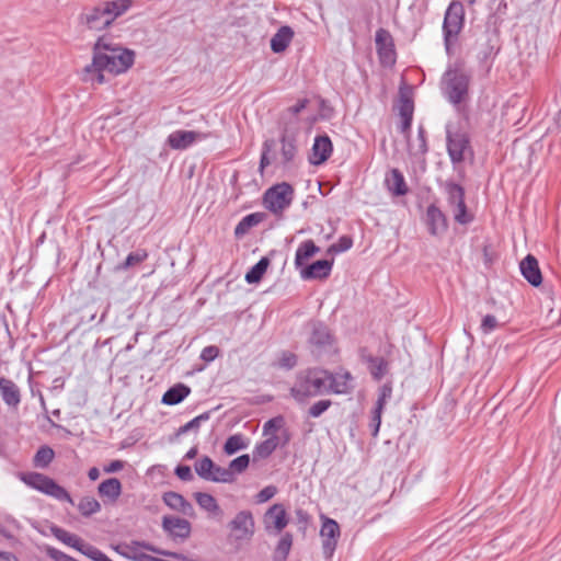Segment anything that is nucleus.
<instances>
[{
  "label": "nucleus",
  "instance_id": "obj_14",
  "mask_svg": "<svg viewBox=\"0 0 561 561\" xmlns=\"http://www.w3.org/2000/svg\"><path fill=\"white\" fill-rule=\"evenodd\" d=\"M376 50L382 66H393L397 60L394 42L390 32L386 28H378L375 35Z\"/></svg>",
  "mask_w": 561,
  "mask_h": 561
},
{
  "label": "nucleus",
  "instance_id": "obj_5",
  "mask_svg": "<svg viewBox=\"0 0 561 561\" xmlns=\"http://www.w3.org/2000/svg\"><path fill=\"white\" fill-rule=\"evenodd\" d=\"M471 75L463 69L461 62L448 66L442 77V91L454 106H459L468 99Z\"/></svg>",
  "mask_w": 561,
  "mask_h": 561
},
{
  "label": "nucleus",
  "instance_id": "obj_32",
  "mask_svg": "<svg viewBox=\"0 0 561 561\" xmlns=\"http://www.w3.org/2000/svg\"><path fill=\"white\" fill-rule=\"evenodd\" d=\"M278 445L279 437L277 435H272L265 440L256 444L252 451L253 461L268 458L276 450Z\"/></svg>",
  "mask_w": 561,
  "mask_h": 561
},
{
  "label": "nucleus",
  "instance_id": "obj_59",
  "mask_svg": "<svg viewBox=\"0 0 561 561\" xmlns=\"http://www.w3.org/2000/svg\"><path fill=\"white\" fill-rule=\"evenodd\" d=\"M175 474L182 481H191L193 479L192 470L188 466L180 465L175 468Z\"/></svg>",
  "mask_w": 561,
  "mask_h": 561
},
{
  "label": "nucleus",
  "instance_id": "obj_50",
  "mask_svg": "<svg viewBox=\"0 0 561 561\" xmlns=\"http://www.w3.org/2000/svg\"><path fill=\"white\" fill-rule=\"evenodd\" d=\"M236 478L231 474L228 468H224L220 466H217L215 463V468L213 469V476L211 480L213 482H220V483H232L234 482Z\"/></svg>",
  "mask_w": 561,
  "mask_h": 561
},
{
  "label": "nucleus",
  "instance_id": "obj_6",
  "mask_svg": "<svg viewBox=\"0 0 561 561\" xmlns=\"http://www.w3.org/2000/svg\"><path fill=\"white\" fill-rule=\"evenodd\" d=\"M465 14L463 4L457 0L451 1L445 11L442 28L444 46L448 56L454 54V47L465 26Z\"/></svg>",
  "mask_w": 561,
  "mask_h": 561
},
{
  "label": "nucleus",
  "instance_id": "obj_27",
  "mask_svg": "<svg viewBox=\"0 0 561 561\" xmlns=\"http://www.w3.org/2000/svg\"><path fill=\"white\" fill-rule=\"evenodd\" d=\"M442 188L446 196L447 205L449 208H454L466 199V192L463 186L451 180L445 181L442 184Z\"/></svg>",
  "mask_w": 561,
  "mask_h": 561
},
{
  "label": "nucleus",
  "instance_id": "obj_17",
  "mask_svg": "<svg viewBox=\"0 0 561 561\" xmlns=\"http://www.w3.org/2000/svg\"><path fill=\"white\" fill-rule=\"evenodd\" d=\"M327 393L347 394L353 389V376L350 371L332 373L327 369Z\"/></svg>",
  "mask_w": 561,
  "mask_h": 561
},
{
  "label": "nucleus",
  "instance_id": "obj_36",
  "mask_svg": "<svg viewBox=\"0 0 561 561\" xmlns=\"http://www.w3.org/2000/svg\"><path fill=\"white\" fill-rule=\"evenodd\" d=\"M121 51H131V50L111 43L104 36H101L98 38V41L93 45V49H92L93 54L101 53V54H105L107 56H113V57L121 55Z\"/></svg>",
  "mask_w": 561,
  "mask_h": 561
},
{
  "label": "nucleus",
  "instance_id": "obj_53",
  "mask_svg": "<svg viewBox=\"0 0 561 561\" xmlns=\"http://www.w3.org/2000/svg\"><path fill=\"white\" fill-rule=\"evenodd\" d=\"M499 327H500V323H499L496 317L493 314H486L483 317V319L481 321L480 330L483 334L486 335V334H490L493 331H495Z\"/></svg>",
  "mask_w": 561,
  "mask_h": 561
},
{
  "label": "nucleus",
  "instance_id": "obj_30",
  "mask_svg": "<svg viewBox=\"0 0 561 561\" xmlns=\"http://www.w3.org/2000/svg\"><path fill=\"white\" fill-rule=\"evenodd\" d=\"M294 31L290 26H280L271 38V49L275 54L283 53L290 44Z\"/></svg>",
  "mask_w": 561,
  "mask_h": 561
},
{
  "label": "nucleus",
  "instance_id": "obj_20",
  "mask_svg": "<svg viewBox=\"0 0 561 561\" xmlns=\"http://www.w3.org/2000/svg\"><path fill=\"white\" fill-rule=\"evenodd\" d=\"M162 528L172 538L186 539L191 534V524L188 520L174 516H163Z\"/></svg>",
  "mask_w": 561,
  "mask_h": 561
},
{
  "label": "nucleus",
  "instance_id": "obj_23",
  "mask_svg": "<svg viewBox=\"0 0 561 561\" xmlns=\"http://www.w3.org/2000/svg\"><path fill=\"white\" fill-rule=\"evenodd\" d=\"M360 358L367 365V369L374 380L380 381L388 374L389 362L383 357L374 356L362 351Z\"/></svg>",
  "mask_w": 561,
  "mask_h": 561
},
{
  "label": "nucleus",
  "instance_id": "obj_2",
  "mask_svg": "<svg viewBox=\"0 0 561 561\" xmlns=\"http://www.w3.org/2000/svg\"><path fill=\"white\" fill-rule=\"evenodd\" d=\"M298 154L299 146L297 137L288 134L285 129L278 140L268 138L263 142L259 170L263 173L264 169L272 162L277 163L283 169H291L296 165Z\"/></svg>",
  "mask_w": 561,
  "mask_h": 561
},
{
  "label": "nucleus",
  "instance_id": "obj_39",
  "mask_svg": "<svg viewBox=\"0 0 561 561\" xmlns=\"http://www.w3.org/2000/svg\"><path fill=\"white\" fill-rule=\"evenodd\" d=\"M211 411H206L196 417L192 419L190 422L185 423L184 425L180 426L175 433V436H181L183 434H186L188 432H195L196 434L199 431V427L203 423L207 422L210 419Z\"/></svg>",
  "mask_w": 561,
  "mask_h": 561
},
{
  "label": "nucleus",
  "instance_id": "obj_41",
  "mask_svg": "<svg viewBox=\"0 0 561 561\" xmlns=\"http://www.w3.org/2000/svg\"><path fill=\"white\" fill-rule=\"evenodd\" d=\"M428 151L427 147V139H426V130L421 125L417 128V138L416 142L409 145V152L411 156L417 157V156H425Z\"/></svg>",
  "mask_w": 561,
  "mask_h": 561
},
{
  "label": "nucleus",
  "instance_id": "obj_15",
  "mask_svg": "<svg viewBox=\"0 0 561 561\" xmlns=\"http://www.w3.org/2000/svg\"><path fill=\"white\" fill-rule=\"evenodd\" d=\"M424 224L432 237H442L448 230V219L444 211L436 205L427 206Z\"/></svg>",
  "mask_w": 561,
  "mask_h": 561
},
{
  "label": "nucleus",
  "instance_id": "obj_64",
  "mask_svg": "<svg viewBox=\"0 0 561 561\" xmlns=\"http://www.w3.org/2000/svg\"><path fill=\"white\" fill-rule=\"evenodd\" d=\"M297 522L301 525L308 524L310 519V515L302 508H298L295 511Z\"/></svg>",
  "mask_w": 561,
  "mask_h": 561
},
{
  "label": "nucleus",
  "instance_id": "obj_11",
  "mask_svg": "<svg viewBox=\"0 0 561 561\" xmlns=\"http://www.w3.org/2000/svg\"><path fill=\"white\" fill-rule=\"evenodd\" d=\"M500 33L496 28L488 26L477 38V56L480 62H488L495 58L500 50Z\"/></svg>",
  "mask_w": 561,
  "mask_h": 561
},
{
  "label": "nucleus",
  "instance_id": "obj_42",
  "mask_svg": "<svg viewBox=\"0 0 561 561\" xmlns=\"http://www.w3.org/2000/svg\"><path fill=\"white\" fill-rule=\"evenodd\" d=\"M293 545V536L289 533H285L279 539L275 552L274 560L275 561H286Z\"/></svg>",
  "mask_w": 561,
  "mask_h": 561
},
{
  "label": "nucleus",
  "instance_id": "obj_18",
  "mask_svg": "<svg viewBox=\"0 0 561 561\" xmlns=\"http://www.w3.org/2000/svg\"><path fill=\"white\" fill-rule=\"evenodd\" d=\"M332 150V141L328 135L317 136L311 148L309 162L313 165L324 163L330 158Z\"/></svg>",
  "mask_w": 561,
  "mask_h": 561
},
{
  "label": "nucleus",
  "instance_id": "obj_13",
  "mask_svg": "<svg viewBox=\"0 0 561 561\" xmlns=\"http://www.w3.org/2000/svg\"><path fill=\"white\" fill-rule=\"evenodd\" d=\"M310 328L311 331L308 337V344L311 347L312 355L319 358L325 352L327 347L332 345L333 337L328 327L320 321L311 322Z\"/></svg>",
  "mask_w": 561,
  "mask_h": 561
},
{
  "label": "nucleus",
  "instance_id": "obj_38",
  "mask_svg": "<svg viewBox=\"0 0 561 561\" xmlns=\"http://www.w3.org/2000/svg\"><path fill=\"white\" fill-rule=\"evenodd\" d=\"M270 265V260L263 256L255 265H253L245 274V282L248 284L259 283L265 274Z\"/></svg>",
  "mask_w": 561,
  "mask_h": 561
},
{
  "label": "nucleus",
  "instance_id": "obj_33",
  "mask_svg": "<svg viewBox=\"0 0 561 561\" xmlns=\"http://www.w3.org/2000/svg\"><path fill=\"white\" fill-rule=\"evenodd\" d=\"M265 217L266 215L260 211L244 216L234 228L236 238H241L247 234L251 228L261 224Z\"/></svg>",
  "mask_w": 561,
  "mask_h": 561
},
{
  "label": "nucleus",
  "instance_id": "obj_16",
  "mask_svg": "<svg viewBox=\"0 0 561 561\" xmlns=\"http://www.w3.org/2000/svg\"><path fill=\"white\" fill-rule=\"evenodd\" d=\"M211 137L210 133L195 130H175L167 138V144L174 150H185L196 141H202Z\"/></svg>",
  "mask_w": 561,
  "mask_h": 561
},
{
  "label": "nucleus",
  "instance_id": "obj_12",
  "mask_svg": "<svg viewBox=\"0 0 561 561\" xmlns=\"http://www.w3.org/2000/svg\"><path fill=\"white\" fill-rule=\"evenodd\" d=\"M322 525L320 529V537L322 539V551L325 559H331L337 546L341 536L339 523L324 515L321 516Z\"/></svg>",
  "mask_w": 561,
  "mask_h": 561
},
{
  "label": "nucleus",
  "instance_id": "obj_40",
  "mask_svg": "<svg viewBox=\"0 0 561 561\" xmlns=\"http://www.w3.org/2000/svg\"><path fill=\"white\" fill-rule=\"evenodd\" d=\"M148 259V252L145 249H137L130 252L125 261L116 266L117 271H126L130 267L137 266Z\"/></svg>",
  "mask_w": 561,
  "mask_h": 561
},
{
  "label": "nucleus",
  "instance_id": "obj_56",
  "mask_svg": "<svg viewBox=\"0 0 561 561\" xmlns=\"http://www.w3.org/2000/svg\"><path fill=\"white\" fill-rule=\"evenodd\" d=\"M277 488L274 485H267L263 488L255 496L257 503H265L275 496Z\"/></svg>",
  "mask_w": 561,
  "mask_h": 561
},
{
  "label": "nucleus",
  "instance_id": "obj_1",
  "mask_svg": "<svg viewBox=\"0 0 561 561\" xmlns=\"http://www.w3.org/2000/svg\"><path fill=\"white\" fill-rule=\"evenodd\" d=\"M133 5L131 0H105L85 5L78 15L80 26L89 31H104Z\"/></svg>",
  "mask_w": 561,
  "mask_h": 561
},
{
  "label": "nucleus",
  "instance_id": "obj_63",
  "mask_svg": "<svg viewBox=\"0 0 561 561\" xmlns=\"http://www.w3.org/2000/svg\"><path fill=\"white\" fill-rule=\"evenodd\" d=\"M308 103V99H301L295 105L288 107V112L293 115H298L301 111H304L307 107Z\"/></svg>",
  "mask_w": 561,
  "mask_h": 561
},
{
  "label": "nucleus",
  "instance_id": "obj_24",
  "mask_svg": "<svg viewBox=\"0 0 561 561\" xmlns=\"http://www.w3.org/2000/svg\"><path fill=\"white\" fill-rule=\"evenodd\" d=\"M519 270L524 278L534 287H538L542 283V275L537 259L528 254L519 264Z\"/></svg>",
  "mask_w": 561,
  "mask_h": 561
},
{
  "label": "nucleus",
  "instance_id": "obj_45",
  "mask_svg": "<svg viewBox=\"0 0 561 561\" xmlns=\"http://www.w3.org/2000/svg\"><path fill=\"white\" fill-rule=\"evenodd\" d=\"M55 451L47 445L41 446L34 458L33 463L36 468H46L54 460Z\"/></svg>",
  "mask_w": 561,
  "mask_h": 561
},
{
  "label": "nucleus",
  "instance_id": "obj_51",
  "mask_svg": "<svg viewBox=\"0 0 561 561\" xmlns=\"http://www.w3.org/2000/svg\"><path fill=\"white\" fill-rule=\"evenodd\" d=\"M332 405V401L329 399H322L317 402H314L309 409H308V417L317 419L320 417L324 412L329 410V408Z\"/></svg>",
  "mask_w": 561,
  "mask_h": 561
},
{
  "label": "nucleus",
  "instance_id": "obj_25",
  "mask_svg": "<svg viewBox=\"0 0 561 561\" xmlns=\"http://www.w3.org/2000/svg\"><path fill=\"white\" fill-rule=\"evenodd\" d=\"M122 483L117 478H108L98 486V494L104 504H114L122 495Z\"/></svg>",
  "mask_w": 561,
  "mask_h": 561
},
{
  "label": "nucleus",
  "instance_id": "obj_22",
  "mask_svg": "<svg viewBox=\"0 0 561 561\" xmlns=\"http://www.w3.org/2000/svg\"><path fill=\"white\" fill-rule=\"evenodd\" d=\"M0 397L9 408L16 409L22 400L19 386L10 378H0Z\"/></svg>",
  "mask_w": 561,
  "mask_h": 561
},
{
  "label": "nucleus",
  "instance_id": "obj_28",
  "mask_svg": "<svg viewBox=\"0 0 561 561\" xmlns=\"http://www.w3.org/2000/svg\"><path fill=\"white\" fill-rule=\"evenodd\" d=\"M163 502L170 508L191 516L194 512L193 505L185 497L176 492L169 491L163 494Z\"/></svg>",
  "mask_w": 561,
  "mask_h": 561
},
{
  "label": "nucleus",
  "instance_id": "obj_49",
  "mask_svg": "<svg viewBox=\"0 0 561 561\" xmlns=\"http://www.w3.org/2000/svg\"><path fill=\"white\" fill-rule=\"evenodd\" d=\"M250 463V456L248 454L241 455L229 463V471L236 478V474L242 473L247 470Z\"/></svg>",
  "mask_w": 561,
  "mask_h": 561
},
{
  "label": "nucleus",
  "instance_id": "obj_44",
  "mask_svg": "<svg viewBox=\"0 0 561 561\" xmlns=\"http://www.w3.org/2000/svg\"><path fill=\"white\" fill-rule=\"evenodd\" d=\"M78 511L82 516L90 517L101 511V504L93 496H83L78 503Z\"/></svg>",
  "mask_w": 561,
  "mask_h": 561
},
{
  "label": "nucleus",
  "instance_id": "obj_62",
  "mask_svg": "<svg viewBox=\"0 0 561 561\" xmlns=\"http://www.w3.org/2000/svg\"><path fill=\"white\" fill-rule=\"evenodd\" d=\"M400 118H401V123H400L398 129L401 134L405 135V137L409 138L413 118H410V117H400Z\"/></svg>",
  "mask_w": 561,
  "mask_h": 561
},
{
  "label": "nucleus",
  "instance_id": "obj_58",
  "mask_svg": "<svg viewBox=\"0 0 561 561\" xmlns=\"http://www.w3.org/2000/svg\"><path fill=\"white\" fill-rule=\"evenodd\" d=\"M218 355H219V348L215 345H209L202 350L201 359L209 363V362L215 360L218 357Z\"/></svg>",
  "mask_w": 561,
  "mask_h": 561
},
{
  "label": "nucleus",
  "instance_id": "obj_54",
  "mask_svg": "<svg viewBox=\"0 0 561 561\" xmlns=\"http://www.w3.org/2000/svg\"><path fill=\"white\" fill-rule=\"evenodd\" d=\"M82 554L93 561H112L104 552L92 545H87Z\"/></svg>",
  "mask_w": 561,
  "mask_h": 561
},
{
  "label": "nucleus",
  "instance_id": "obj_52",
  "mask_svg": "<svg viewBox=\"0 0 561 561\" xmlns=\"http://www.w3.org/2000/svg\"><path fill=\"white\" fill-rule=\"evenodd\" d=\"M353 247V239L350 236H341L339 240L328 249L329 253L339 254L350 250Z\"/></svg>",
  "mask_w": 561,
  "mask_h": 561
},
{
  "label": "nucleus",
  "instance_id": "obj_57",
  "mask_svg": "<svg viewBox=\"0 0 561 561\" xmlns=\"http://www.w3.org/2000/svg\"><path fill=\"white\" fill-rule=\"evenodd\" d=\"M284 425L283 416H275L266 421L263 425V434L266 435L270 431H277Z\"/></svg>",
  "mask_w": 561,
  "mask_h": 561
},
{
  "label": "nucleus",
  "instance_id": "obj_55",
  "mask_svg": "<svg viewBox=\"0 0 561 561\" xmlns=\"http://www.w3.org/2000/svg\"><path fill=\"white\" fill-rule=\"evenodd\" d=\"M297 365L296 354L285 351L278 358V366L285 369H293Z\"/></svg>",
  "mask_w": 561,
  "mask_h": 561
},
{
  "label": "nucleus",
  "instance_id": "obj_9",
  "mask_svg": "<svg viewBox=\"0 0 561 561\" xmlns=\"http://www.w3.org/2000/svg\"><path fill=\"white\" fill-rule=\"evenodd\" d=\"M446 146L453 164L461 163L467 153L472 154L468 133L461 129H453L450 125L446 126Z\"/></svg>",
  "mask_w": 561,
  "mask_h": 561
},
{
  "label": "nucleus",
  "instance_id": "obj_29",
  "mask_svg": "<svg viewBox=\"0 0 561 561\" xmlns=\"http://www.w3.org/2000/svg\"><path fill=\"white\" fill-rule=\"evenodd\" d=\"M385 184L388 191L394 196H403L409 191L404 176L398 169H392L389 172L386 176Z\"/></svg>",
  "mask_w": 561,
  "mask_h": 561
},
{
  "label": "nucleus",
  "instance_id": "obj_19",
  "mask_svg": "<svg viewBox=\"0 0 561 561\" xmlns=\"http://www.w3.org/2000/svg\"><path fill=\"white\" fill-rule=\"evenodd\" d=\"M142 548L145 550H148V551H151L156 554H160V556H164V557H171V558H174V559H181V554L176 553V552H171V551H168V550H163V549H160V548H157L154 546H152L151 543H148V542H145V541H131L130 545H118L116 546L114 549L117 553H119L121 556L127 558V559H130L133 560V556L135 553H130V552H135L136 548Z\"/></svg>",
  "mask_w": 561,
  "mask_h": 561
},
{
  "label": "nucleus",
  "instance_id": "obj_7",
  "mask_svg": "<svg viewBox=\"0 0 561 561\" xmlns=\"http://www.w3.org/2000/svg\"><path fill=\"white\" fill-rule=\"evenodd\" d=\"M18 477L27 486L49 495L58 501H64L73 505V500L69 492L51 478L39 472H19Z\"/></svg>",
  "mask_w": 561,
  "mask_h": 561
},
{
  "label": "nucleus",
  "instance_id": "obj_8",
  "mask_svg": "<svg viewBox=\"0 0 561 561\" xmlns=\"http://www.w3.org/2000/svg\"><path fill=\"white\" fill-rule=\"evenodd\" d=\"M293 199L294 188L286 182L273 185L266 190L263 196L265 208L274 215H280L290 206Z\"/></svg>",
  "mask_w": 561,
  "mask_h": 561
},
{
  "label": "nucleus",
  "instance_id": "obj_37",
  "mask_svg": "<svg viewBox=\"0 0 561 561\" xmlns=\"http://www.w3.org/2000/svg\"><path fill=\"white\" fill-rule=\"evenodd\" d=\"M399 116L413 118L414 102L412 92L408 89H400L399 93Z\"/></svg>",
  "mask_w": 561,
  "mask_h": 561
},
{
  "label": "nucleus",
  "instance_id": "obj_61",
  "mask_svg": "<svg viewBox=\"0 0 561 561\" xmlns=\"http://www.w3.org/2000/svg\"><path fill=\"white\" fill-rule=\"evenodd\" d=\"M380 424H381V414L380 413H376V412H371V420H370V428H371V435L374 437H376L379 433V428H380Z\"/></svg>",
  "mask_w": 561,
  "mask_h": 561
},
{
  "label": "nucleus",
  "instance_id": "obj_4",
  "mask_svg": "<svg viewBox=\"0 0 561 561\" xmlns=\"http://www.w3.org/2000/svg\"><path fill=\"white\" fill-rule=\"evenodd\" d=\"M327 369L309 367L296 374L289 393L297 403L304 404L312 398L327 394Z\"/></svg>",
  "mask_w": 561,
  "mask_h": 561
},
{
  "label": "nucleus",
  "instance_id": "obj_35",
  "mask_svg": "<svg viewBox=\"0 0 561 561\" xmlns=\"http://www.w3.org/2000/svg\"><path fill=\"white\" fill-rule=\"evenodd\" d=\"M320 251L312 240L302 241L296 250L295 265L301 267L304 263Z\"/></svg>",
  "mask_w": 561,
  "mask_h": 561
},
{
  "label": "nucleus",
  "instance_id": "obj_48",
  "mask_svg": "<svg viewBox=\"0 0 561 561\" xmlns=\"http://www.w3.org/2000/svg\"><path fill=\"white\" fill-rule=\"evenodd\" d=\"M195 471L196 473L204 480L210 481L213 476V469L215 468V462L208 457L204 456L198 461L195 462Z\"/></svg>",
  "mask_w": 561,
  "mask_h": 561
},
{
  "label": "nucleus",
  "instance_id": "obj_34",
  "mask_svg": "<svg viewBox=\"0 0 561 561\" xmlns=\"http://www.w3.org/2000/svg\"><path fill=\"white\" fill-rule=\"evenodd\" d=\"M51 533L59 541H61L62 543L71 547V548H75L76 550L80 551L81 553L83 552V550L87 546L80 537H78L77 535L70 534L69 531H67L60 527H57V526L51 527Z\"/></svg>",
  "mask_w": 561,
  "mask_h": 561
},
{
  "label": "nucleus",
  "instance_id": "obj_47",
  "mask_svg": "<svg viewBox=\"0 0 561 561\" xmlns=\"http://www.w3.org/2000/svg\"><path fill=\"white\" fill-rule=\"evenodd\" d=\"M451 210L454 214V220L459 225L467 226L474 220V215L468 210L466 199L461 204L451 208Z\"/></svg>",
  "mask_w": 561,
  "mask_h": 561
},
{
  "label": "nucleus",
  "instance_id": "obj_60",
  "mask_svg": "<svg viewBox=\"0 0 561 561\" xmlns=\"http://www.w3.org/2000/svg\"><path fill=\"white\" fill-rule=\"evenodd\" d=\"M124 467H125V461L118 460V459L112 460L110 463H107L103 467V471L105 473H115V472L123 470Z\"/></svg>",
  "mask_w": 561,
  "mask_h": 561
},
{
  "label": "nucleus",
  "instance_id": "obj_43",
  "mask_svg": "<svg viewBox=\"0 0 561 561\" xmlns=\"http://www.w3.org/2000/svg\"><path fill=\"white\" fill-rule=\"evenodd\" d=\"M248 447V439L242 434H234L227 438L224 445V451L227 455H233Z\"/></svg>",
  "mask_w": 561,
  "mask_h": 561
},
{
  "label": "nucleus",
  "instance_id": "obj_26",
  "mask_svg": "<svg viewBox=\"0 0 561 561\" xmlns=\"http://www.w3.org/2000/svg\"><path fill=\"white\" fill-rule=\"evenodd\" d=\"M264 523L266 530H270L272 524L276 533H280L288 525L287 513L284 505L280 503L272 505L264 515Z\"/></svg>",
  "mask_w": 561,
  "mask_h": 561
},
{
  "label": "nucleus",
  "instance_id": "obj_46",
  "mask_svg": "<svg viewBox=\"0 0 561 561\" xmlns=\"http://www.w3.org/2000/svg\"><path fill=\"white\" fill-rule=\"evenodd\" d=\"M195 500L201 508L208 513L216 514L220 510L216 499L209 493L197 492L195 493Z\"/></svg>",
  "mask_w": 561,
  "mask_h": 561
},
{
  "label": "nucleus",
  "instance_id": "obj_3",
  "mask_svg": "<svg viewBox=\"0 0 561 561\" xmlns=\"http://www.w3.org/2000/svg\"><path fill=\"white\" fill-rule=\"evenodd\" d=\"M135 61L134 51H121L116 57L95 53L92 56L91 64L82 70V80L92 84H103L105 82L104 71L113 75L126 72Z\"/></svg>",
  "mask_w": 561,
  "mask_h": 561
},
{
  "label": "nucleus",
  "instance_id": "obj_21",
  "mask_svg": "<svg viewBox=\"0 0 561 561\" xmlns=\"http://www.w3.org/2000/svg\"><path fill=\"white\" fill-rule=\"evenodd\" d=\"M333 260H318L300 270L302 279H325L330 276Z\"/></svg>",
  "mask_w": 561,
  "mask_h": 561
},
{
  "label": "nucleus",
  "instance_id": "obj_10",
  "mask_svg": "<svg viewBox=\"0 0 561 561\" xmlns=\"http://www.w3.org/2000/svg\"><path fill=\"white\" fill-rule=\"evenodd\" d=\"M228 528L230 529V542L251 540L255 531V523L252 513L248 510L238 512L229 522Z\"/></svg>",
  "mask_w": 561,
  "mask_h": 561
},
{
  "label": "nucleus",
  "instance_id": "obj_31",
  "mask_svg": "<svg viewBox=\"0 0 561 561\" xmlns=\"http://www.w3.org/2000/svg\"><path fill=\"white\" fill-rule=\"evenodd\" d=\"M191 393V388L185 383L179 382L169 388L162 396L161 403L165 405H176L181 403Z\"/></svg>",
  "mask_w": 561,
  "mask_h": 561
}]
</instances>
